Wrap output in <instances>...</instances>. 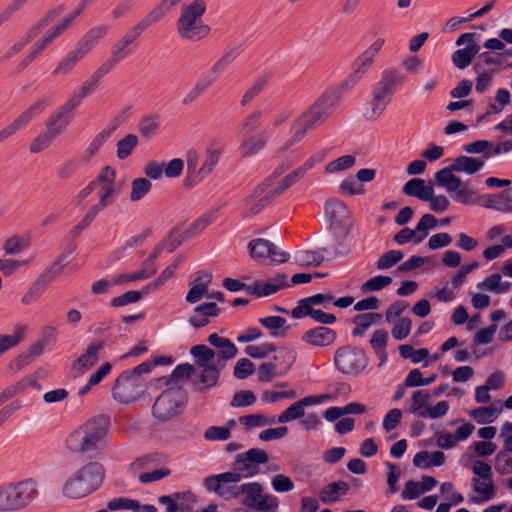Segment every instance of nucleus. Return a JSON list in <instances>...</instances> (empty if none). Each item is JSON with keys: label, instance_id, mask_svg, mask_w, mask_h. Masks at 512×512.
Segmentation results:
<instances>
[{"label": "nucleus", "instance_id": "nucleus-1", "mask_svg": "<svg viewBox=\"0 0 512 512\" xmlns=\"http://www.w3.org/2000/svg\"><path fill=\"white\" fill-rule=\"evenodd\" d=\"M311 168L305 162L288 175L281 177L286 171V167L281 165L254 191L248 199V205L251 208V214L260 212L276 196L283 193L292 184L298 182Z\"/></svg>", "mask_w": 512, "mask_h": 512}, {"label": "nucleus", "instance_id": "nucleus-2", "mask_svg": "<svg viewBox=\"0 0 512 512\" xmlns=\"http://www.w3.org/2000/svg\"><path fill=\"white\" fill-rule=\"evenodd\" d=\"M337 106V96L331 92L323 93L306 111H304L292 125V135L284 146L287 150L290 146L300 142L308 131L316 128L327 118Z\"/></svg>", "mask_w": 512, "mask_h": 512}, {"label": "nucleus", "instance_id": "nucleus-3", "mask_svg": "<svg viewBox=\"0 0 512 512\" xmlns=\"http://www.w3.org/2000/svg\"><path fill=\"white\" fill-rule=\"evenodd\" d=\"M39 496V484L33 478L0 483V512H20Z\"/></svg>", "mask_w": 512, "mask_h": 512}, {"label": "nucleus", "instance_id": "nucleus-4", "mask_svg": "<svg viewBox=\"0 0 512 512\" xmlns=\"http://www.w3.org/2000/svg\"><path fill=\"white\" fill-rule=\"evenodd\" d=\"M206 10L205 0H194L181 6L179 18L176 21V31L182 39L195 42L210 34V26L202 21Z\"/></svg>", "mask_w": 512, "mask_h": 512}, {"label": "nucleus", "instance_id": "nucleus-5", "mask_svg": "<svg viewBox=\"0 0 512 512\" xmlns=\"http://www.w3.org/2000/svg\"><path fill=\"white\" fill-rule=\"evenodd\" d=\"M103 479V466L98 462H89L65 481L62 492L68 498L81 499L96 491Z\"/></svg>", "mask_w": 512, "mask_h": 512}, {"label": "nucleus", "instance_id": "nucleus-6", "mask_svg": "<svg viewBox=\"0 0 512 512\" xmlns=\"http://www.w3.org/2000/svg\"><path fill=\"white\" fill-rule=\"evenodd\" d=\"M107 431L108 425L104 418H93L70 433L66 439V445L74 452L97 450L103 445Z\"/></svg>", "mask_w": 512, "mask_h": 512}, {"label": "nucleus", "instance_id": "nucleus-7", "mask_svg": "<svg viewBox=\"0 0 512 512\" xmlns=\"http://www.w3.org/2000/svg\"><path fill=\"white\" fill-rule=\"evenodd\" d=\"M94 0H80L77 7L71 11L56 26L49 29L44 36L34 44L31 51L18 64V70L26 69L43 51L60 35H62Z\"/></svg>", "mask_w": 512, "mask_h": 512}, {"label": "nucleus", "instance_id": "nucleus-8", "mask_svg": "<svg viewBox=\"0 0 512 512\" xmlns=\"http://www.w3.org/2000/svg\"><path fill=\"white\" fill-rule=\"evenodd\" d=\"M433 403V395L427 389H418L412 392L405 401L404 412L421 419L436 420L444 417L449 411V403L445 400Z\"/></svg>", "mask_w": 512, "mask_h": 512}, {"label": "nucleus", "instance_id": "nucleus-9", "mask_svg": "<svg viewBox=\"0 0 512 512\" xmlns=\"http://www.w3.org/2000/svg\"><path fill=\"white\" fill-rule=\"evenodd\" d=\"M334 364L341 374L357 377L368 367L369 357L362 348L345 345L335 351Z\"/></svg>", "mask_w": 512, "mask_h": 512}, {"label": "nucleus", "instance_id": "nucleus-10", "mask_svg": "<svg viewBox=\"0 0 512 512\" xmlns=\"http://www.w3.org/2000/svg\"><path fill=\"white\" fill-rule=\"evenodd\" d=\"M186 403V393L182 386H171L155 400L152 413L159 421H168L178 416Z\"/></svg>", "mask_w": 512, "mask_h": 512}, {"label": "nucleus", "instance_id": "nucleus-11", "mask_svg": "<svg viewBox=\"0 0 512 512\" xmlns=\"http://www.w3.org/2000/svg\"><path fill=\"white\" fill-rule=\"evenodd\" d=\"M274 352L272 360L263 362L258 367L260 382H270L274 378L286 375L296 361L297 352L293 347L283 346Z\"/></svg>", "mask_w": 512, "mask_h": 512}, {"label": "nucleus", "instance_id": "nucleus-12", "mask_svg": "<svg viewBox=\"0 0 512 512\" xmlns=\"http://www.w3.org/2000/svg\"><path fill=\"white\" fill-rule=\"evenodd\" d=\"M474 477L471 479L474 492L469 501L474 504H483L492 500L496 495V488L492 477V468L484 461L477 460L472 464Z\"/></svg>", "mask_w": 512, "mask_h": 512}, {"label": "nucleus", "instance_id": "nucleus-13", "mask_svg": "<svg viewBox=\"0 0 512 512\" xmlns=\"http://www.w3.org/2000/svg\"><path fill=\"white\" fill-rule=\"evenodd\" d=\"M116 172L111 166H105L101 169L95 178V191L98 202L92 205L88 210L94 215H98L104 208L113 204L119 191L116 188Z\"/></svg>", "mask_w": 512, "mask_h": 512}, {"label": "nucleus", "instance_id": "nucleus-14", "mask_svg": "<svg viewBox=\"0 0 512 512\" xmlns=\"http://www.w3.org/2000/svg\"><path fill=\"white\" fill-rule=\"evenodd\" d=\"M268 453L260 448H251L235 456L231 465L232 474L242 479L252 478L260 473V465L268 462Z\"/></svg>", "mask_w": 512, "mask_h": 512}, {"label": "nucleus", "instance_id": "nucleus-15", "mask_svg": "<svg viewBox=\"0 0 512 512\" xmlns=\"http://www.w3.org/2000/svg\"><path fill=\"white\" fill-rule=\"evenodd\" d=\"M222 154V150L218 147L211 146L206 151V157L202 164V166L197 169L198 157L197 154L193 151H190L187 154V177L186 184L193 185L202 179H204L208 174H210L215 166L217 165L220 156Z\"/></svg>", "mask_w": 512, "mask_h": 512}, {"label": "nucleus", "instance_id": "nucleus-16", "mask_svg": "<svg viewBox=\"0 0 512 512\" xmlns=\"http://www.w3.org/2000/svg\"><path fill=\"white\" fill-rule=\"evenodd\" d=\"M145 390L146 386L142 378L123 372L115 381L112 396L122 404H129L138 400Z\"/></svg>", "mask_w": 512, "mask_h": 512}, {"label": "nucleus", "instance_id": "nucleus-17", "mask_svg": "<svg viewBox=\"0 0 512 512\" xmlns=\"http://www.w3.org/2000/svg\"><path fill=\"white\" fill-rule=\"evenodd\" d=\"M237 476L230 471L206 476L203 485L208 492L215 493L224 500L238 498Z\"/></svg>", "mask_w": 512, "mask_h": 512}, {"label": "nucleus", "instance_id": "nucleus-18", "mask_svg": "<svg viewBox=\"0 0 512 512\" xmlns=\"http://www.w3.org/2000/svg\"><path fill=\"white\" fill-rule=\"evenodd\" d=\"M325 213L329 219L333 232L338 237H346L351 230V217L346 204L336 198L325 203Z\"/></svg>", "mask_w": 512, "mask_h": 512}, {"label": "nucleus", "instance_id": "nucleus-19", "mask_svg": "<svg viewBox=\"0 0 512 512\" xmlns=\"http://www.w3.org/2000/svg\"><path fill=\"white\" fill-rule=\"evenodd\" d=\"M250 256L259 263L267 261L274 263H285L289 260V253L280 250L274 243L267 239H253L248 244Z\"/></svg>", "mask_w": 512, "mask_h": 512}, {"label": "nucleus", "instance_id": "nucleus-20", "mask_svg": "<svg viewBox=\"0 0 512 512\" xmlns=\"http://www.w3.org/2000/svg\"><path fill=\"white\" fill-rule=\"evenodd\" d=\"M331 399L329 394L309 395L303 397L288 406L280 415L277 421L281 424L302 419L305 416V408L320 405Z\"/></svg>", "mask_w": 512, "mask_h": 512}, {"label": "nucleus", "instance_id": "nucleus-21", "mask_svg": "<svg viewBox=\"0 0 512 512\" xmlns=\"http://www.w3.org/2000/svg\"><path fill=\"white\" fill-rule=\"evenodd\" d=\"M193 379L192 383L194 389L203 392L214 387L220 377L221 370L225 365H193Z\"/></svg>", "mask_w": 512, "mask_h": 512}, {"label": "nucleus", "instance_id": "nucleus-22", "mask_svg": "<svg viewBox=\"0 0 512 512\" xmlns=\"http://www.w3.org/2000/svg\"><path fill=\"white\" fill-rule=\"evenodd\" d=\"M288 277L281 273L269 278L266 282H254L247 285L246 292L256 297H266L288 287Z\"/></svg>", "mask_w": 512, "mask_h": 512}, {"label": "nucleus", "instance_id": "nucleus-23", "mask_svg": "<svg viewBox=\"0 0 512 512\" xmlns=\"http://www.w3.org/2000/svg\"><path fill=\"white\" fill-rule=\"evenodd\" d=\"M337 339V333L326 326H317L305 331L301 340L303 343L314 347H328Z\"/></svg>", "mask_w": 512, "mask_h": 512}, {"label": "nucleus", "instance_id": "nucleus-24", "mask_svg": "<svg viewBox=\"0 0 512 512\" xmlns=\"http://www.w3.org/2000/svg\"><path fill=\"white\" fill-rule=\"evenodd\" d=\"M104 347L103 341L90 343L85 351L72 363V369L82 375L92 368L99 359V353Z\"/></svg>", "mask_w": 512, "mask_h": 512}, {"label": "nucleus", "instance_id": "nucleus-25", "mask_svg": "<svg viewBox=\"0 0 512 512\" xmlns=\"http://www.w3.org/2000/svg\"><path fill=\"white\" fill-rule=\"evenodd\" d=\"M58 333L53 325H44L40 331L37 340L29 347V354L40 356L53 349L57 342Z\"/></svg>", "mask_w": 512, "mask_h": 512}, {"label": "nucleus", "instance_id": "nucleus-26", "mask_svg": "<svg viewBox=\"0 0 512 512\" xmlns=\"http://www.w3.org/2000/svg\"><path fill=\"white\" fill-rule=\"evenodd\" d=\"M108 31L109 26L106 24L94 26L79 39L74 48L84 57L97 46Z\"/></svg>", "mask_w": 512, "mask_h": 512}, {"label": "nucleus", "instance_id": "nucleus-27", "mask_svg": "<svg viewBox=\"0 0 512 512\" xmlns=\"http://www.w3.org/2000/svg\"><path fill=\"white\" fill-rule=\"evenodd\" d=\"M142 32L134 25L126 31L111 48V54L119 61L125 60L132 53L131 46L136 43Z\"/></svg>", "mask_w": 512, "mask_h": 512}, {"label": "nucleus", "instance_id": "nucleus-28", "mask_svg": "<svg viewBox=\"0 0 512 512\" xmlns=\"http://www.w3.org/2000/svg\"><path fill=\"white\" fill-rule=\"evenodd\" d=\"M121 121L116 118L105 129L100 131L88 144L81 156L84 163H88L99 152L104 143L111 137L112 133L118 128Z\"/></svg>", "mask_w": 512, "mask_h": 512}, {"label": "nucleus", "instance_id": "nucleus-29", "mask_svg": "<svg viewBox=\"0 0 512 512\" xmlns=\"http://www.w3.org/2000/svg\"><path fill=\"white\" fill-rule=\"evenodd\" d=\"M391 100V96L374 86L372 90V98L365 105L364 116L369 120L378 119L383 114Z\"/></svg>", "mask_w": 512, "mask_h": 512}, {"label": "nucleus", "instance_id": "nucleus-30", "mask_svg": "<svg viewBox=\"0 0 512 512\" xmlns=\"http://www.w3.org/2000/svg\"><path fill=\"white\" fill-rule=\"evenodd\" d=\"M219 313L220 309L215 302H205L194 308L193 314L188 318V323L194 328H202L207 326L211 318L217 317Z\"/></svg>", "mask_w": 512, "mask_h": 512}, {"label": "nucleus", "instance_id": "nucleus-31", "mask_svg": "<svg viewBox=\"0 0 512 512\" xmlns=\"http://www.w3.org/2000/svg\"><path fill=\"white\" fill-rule=\"evenodd\" d=\"M158 502L165 506L166 512L185 511L189 509V502H195V495L191 491L176 492L160 496Z\"/></svg>", "mask_w": 512, "mask_h": 512}, {"label": "nucleus", "instance_id": "nucleus-32", "mask_svg": "<svg viewBox=\"0 0 512 512\" xmlns=\"http://www.w3.org/2000/svg\"><path fill=\"white\" fill-rule=\"evenodd\" d=\"M512 190H506L499 194L480 196L479 205L488 209H494L500 212H512Z\"/></svg>", "mask_w": 512, "mask_h": 512}, {"label": "nucleus", "instance_id": "nucleus-33", "mask_svg": "<svg viewBox=\"0 0 512 512\" xmlns=\"http://www.w3.org/2000/svg\"><path fill=\"white\" fill-rule=\"evenodd\" d=\"M212 281V276L209 273L199 274L194 280L189 283V290L185 300L194 304L199 302L202 298L208 296V287Z\"/></svg>", "mask_w": 512, "mask_h": 512}, {"label": "nucleus", "instance_id": "nucleus-34", "mask_svg": "<svg viewBox=\"0 0 512 512\" xmlns=\"http://www.w3.org/2000/svg\"><path fill=\"white\" fill-rule=\"evenodd\" d=\"M405 76L394 68L385 69L380 80L374 85L387 95L393 97L399 87L404 84Z\"/></svg>", "mask_w": 512, "mask_h": 512}, {"label": "nucleus", "instance_id": "nucleus-35", "mask_svg": "<svg viewBox=\"0 0 512 512\" xmlns=\"http://www.w3.org/2000/svg\"><path fill=\"white\" fill-rule=\"evenodd\" d=\"M264 487L260 482H247L238 486V500L247 508L253 509L263 494Z\"/></svg>", "mask_w": 512, "mask_h": 512}, {"label": "nucleus", "instance_id": "nucleus-36", "mask_svg": "<svg viewBox=\"0 0 512 512\" xmlns=\"http://www.w3.org/2000/svg\"><path fill=\"white\" fill-rule=\"evenodd\" d=\"M208 342L218 348V352H216L219 361H223L226 364L227 360L234 358L238 349L235 344L229 340L228 338L220 337L217 333H213L209 335Z\"/></svg>", "mask_w": 512, "mask_h": 512}, {"label": "nucleus", "instance_id": "nucleus-37", "mask_svg": "<svg viewBox=\"0 0 512 512\" xmlns=\"http://www.w3.org/2000/svg\"><path fill=\"white\" fill-rule=\"evenodd\" d=\"M350 489V485L342 480L335 481L324 486L319 493L320 500L324 504L338 502Z\"/></svg>", "mask_w": 512, "mask_h": 512}, {"label": "nucleus", "instance_id": "nucleus-38", "mask_svg": "<svg viewBox=\"0 0 512 512\" xmlns=\"http://www.w3.org/2000/svg\"><path fill=\"white\" fill-rule=\"evenodd\" d=\"M389 335L385 329H377L373 332L369 344L379 359L378 366H383L388 360L387 345Z\"/></svg>", "mask_w": 512, "mask_h": 512}, {"label": "nucleus", "instance_id": "nucleus-39", "mask_svg": "<svg viewBox=\"0 0 512 512\" xmlns=\"http://www.w3.org/2000/svg\"><path fill=\"white\" fill-rule=\"evenodd\" d=\"M402 192L407 196L416 197L422 201H428V199L431 198V194L434 193V189L431 185H425L423 179L412 178L404 184Z\"/></svg>", "mask_w": 512, "mask_h": 512}, {"label": "nucleus", "instance_id": "nucleus-40", "mask_svg": "<svg viewBox=\"0 0 512 512\" xmlns=\"http://www.w3.org/2000/svg\"><path fill=\"white\" fill-rule=\"evenodd\" d=\"M29 331L27 324L18 323L13 328L11 335L0 334V355L21 343Z\"/></svg>", "mask_w": 512, "mask_h": 512}, {"label": "nucleus", "instance_id": "nucleus-41", "mask_svg": "<svg viewBox=\"0 0 512 512\" xmlns=\"http://www.w3.org/2000/svg\"><path fill=\"white\" fill-rule=\"evenodd\" d=\"M47 107V101L44 98L38 99L11 123L16 130L26 127L36 116L40 115Z\"/></svg>", "mask_w": 512, "mask_h": 512}, {"label": "nucleus", "instance_id": "nucleus-42", "mask_svg": "<svg viewBox=\"0 0 512 512\" xmlns=\"http://www.w3.org/2000/svg\"><path fill=\"white\" fill-rule=\"evenodd\" d=\"M69 123V116L58 108L57 110L52 112L46 119L45 131H47L49 134L57 138L66 130Z\"/></svg>", "mask_w": 512, "mask_h": 512}, {"label": "nucleus", "instance_id": "nucleus-43", "mask_svg": "<svg viewBox=\"0 0 512 512\" xmlns=\"http://www.w3.org/2000/svg\"><path fill=\"white\" fill-rule=\"evenodd\" d=\"M382 319V315L376 312H368L356 315L353 318L354 328L352 329V336L362 337L366 331L374 324Z\"/></svg>", "mask_w": 512, "mask_h": 512}, {"label": "nucleus", "instance_id": "nucleus-44", "mask_svg": "<svg viewBox=\"0 0 512 512\" xmlns=\"http://www.w3.org/2000/svg\"><path fill=\"white\" fill-rule=\"evenodd\" d=\"M190 353L195 358V365H225L219 361L216 352L204 344L193 346Z\"/></svg>", "mask_w": 512, "mask_h": 512}, {"label": "nucleus", "instance_id": "nucleus-45", "mask_svg": "<svg viewBox=\"0 0 512 512\" xmlns=\"http://www.w3.org/2000/svg\"><path fill=\"white\" fill-rule=\"evenodd\" d=\"M170 9L168 1L162 0L135 26L143 33L146 29L161 21Z\"/></svg>", "mask_w": 512, "mask_h": 512}, {"label": "nucleus", "instance_id": "nucleus-46", "mask_svg": "<svg viewBox=\"0 0 512 512\" xmlns=\"http://www.w3.org/2000/svg\"><path fill=\"white\" fill-rule=\"evenodd\" d=\"M446 456L442 451H434L429 453L427 451H420L415 454L413 464L416 467L426 469L431 466L439 467L445 463Z\"/></svg>", "mask_w": 512, "mask_h": 512}, {"label": "nucleus", "instance_id": "nucleus-47", "mask_svg": "<svg viewBox=\"0 0 512 512\" xmlns=\"http://www.w3.org/2000/svg\"><path fill=\"white\" fill-rule=\"evenodd\" d=\"M374 60L362 53L353 64V72L349 75L343 85L350 88L355 85L372 66Z\"/></svg>", "mask_w": 512, "mask_h": 512}, {"label": "nucleus", "instance_id": "nucleus-48", "mask_svg": "<svg viewBox=\"0 0 512 512\" xmlns=\"http://www.w3.org/2000/svg\"><path fill=\"white\" fill-rule=\"evenodd\" d=\"M479 51L480 46L478 44L466 45L464 48L453 52L451 56L452 62L458 69L463 70L472 63V60Z\"/></svg>", "mask_w": 512, "mask_h": 512}, {"label": "nucleus", "instance_id": "nucleus-49", "mask_svg": "<svg viewBox=\"0 0 512 512\" xmlns=\"http://www.w3.org/2000/svg\"><path fill=\"white\" fill-rule=\"evenodd\" d=\"M485 159V157L482 159L469 156H459L451 164V169H454L456 172H464L471 175L483 168Z\"/></svg>", "mask_w": 512, "mask_h": 512}, {"label": "nucleus", "instance_id": "nucleus-50", "mask_svg": "<svg viewBox=\"0 0 512 512\" xmlns=\"http://www.w3.org/2000/svg\"><path fill=\"white\" fill-rule=\"evenodd\" d=\"M243 49L241 45H232L225 48L222 56L212 65L211 73L221 74L236 58L240 56Z\"/></svg>", "mask_w": 512, "mask_h": 512}, {"label": "nucleus", "instance_id": "nucleus-51", "mask_svg": "<svg viewBox=\"0 0 512 512\" xmlns=\"http://www.w3.org/2000/svg\"><path fill=\"white\" fill-rule=\"evenodd\" d=\"M291 315L295 319H301L306 316H310L313 320L323 325H331L337 320L334 314L326 313L320 309L301 310L300 308H293Z\"/></svg>", "mask_w": 512, "mask_h": 512}, {"label": "nucleus", "instance_id": "nucleus-52", "mask_svg": "<svg viewBox=\"0 0 512 512\" xmlns=\"http://www.w3.org/2000/svg\"><path fill=\"white\" fill-rule=\"evenodd\" d=\"M502 411V406L500 403L497 405L492 404L487 407H478L469 412V415L476 421L478 424H485L493 422L500 412Z\"/></svg>", "mask_w": 512, "mask_h": 512}, {"label": "nucleus", "instance_id": "nucleus-53", "mask_svg": "<svg viewBox=\"0 0 512 512\" xmlns=\"http://www.w3.org/2000/svg\"><path fill=\"white\" fill-rule=\"evenodd\" d=\"M267 143V137L265 133L257 134L246 138L241 146L240 150L244 156H252L260 152Z\"/></svg>", "mask_w": 512, "mask_h": 512}, {"label": "nucleus", "instance_id": "nucleus-54", "mask_svg": "<svg viewBox=\"0 0 512 512\" xmlns=\"http://www.w3.org/2000/svg\"><path fill=\"white\" fill-rule=\"evenodd\" d=\"M82 58L84 57L75 48L72 49L57 64L53 75H68Z\"/></svg>", "mask_w": 512, "mask_h": 512}, {"label": "nucleus", "instance_id": "nucleus-55", "mask_svg": "<svg viewBox=\"0 0 512 512\" xmlns=\"http://www.w3.org/2000/svg\"><path fill=\"white\" fill-rule=\"evenodd\" d=\"M179 264V258L174 260L160 273V275L154 281L150 282L144 287V293H150L162 287L168 280H170L174 276Z\"/></svg>", "mask_w": 512, "mask_h": 512}, {"label": "nucleus", "instance_id": "nucleus-56", "mask_svg": "<svg viewBox=\"0 0 512 512\" xmlns=\"http://www.w3.org/2000/svg\"><path fill=\"white\" fill-rule=\"evenodd\" d=\"M259 323L266 328L272 337H280L285 334V325L287 320L280 316L262 317Z\"/></svg>", "mask_w": 512, "mask_h": 512}, {"label": "nucleus", "instance_id": "nucleus-57", "mask_svg": "<svg viewBox=\"0 0 512 512\" xmlns=\"http://www.w3.org/2000/svg\"><path fill=\"white\" fill-rule=\"evenodd\" d=\"M294 259L303 267L319 266L324 261L323 251L300 250L295 253Z\"/></svg>", "mask_w": 512, "mask_h": 512}, {"label": "nucleus", "instance_id": "nucleus-58", "mask_svg": "<svg viewBox=\"0 0 512 512\" xmlns=\"http://www.w3.org/2000/svg\"><path fill=\"white\" fill-rule=\"evenodd\" d=\"M270 80L269 74H264L258 77L253 84L247 89L241 99V105L246 106L252 102L267 86Z\"/></svg>", "mask_w": 512, "mask_h": 512}, {"label": "nucleus", "instance_id": "nucleus-59", "mask_svg": "<svg viewBox=\"0 0 512 512\" xmlns=\"http://www.w3.org/2000/svg\"><path fill=\"white\" fill-rule=\"evenodd\" d=\"M239 422L246 429H252L257 427L270 426L275 423V418L263 414H249L239 417Z\"/></svg>", "mask_w": 512, "mask_h": 512}, {"label": "nucleus", "instance_id": "nucleus-60", "mask_svg": "<svg viewBox=\"0 0 512 512\" xmlns=\"http://www.w3.org/2000/svg\"><path fill=\"white\" fill-rule=\"evenodd\" d=\"M194 366L188 363L177 365L170 376L165 379V385L167 386H179L177 384L178 380L181 379H193Z\"/></svg>", "mask_w": 512, "mask_h": 512}, {"label": "nucleus", "instance_id": "nucleus-61", "mask_svg": "<svg viewBox=\"0 0 512 512\" xmlns=\"http://www.w3.org/2000/svg\"><path fill=\"white\" fill-rule=\"evenodd\" d=\"M66 266V257L60 256L38 277L46 286L53 282L63 272Z\"/></svg>", "mask_w": 512, "mask_h": 512}, {"label": "nucleus", "instance_id": "nucleus-62", "mask_svg": "<svg viewBox=\"0 0 512 512\" xmlns=\"http://www.w3.org/2000/svg\"><path fill=\"white\" fill-rule=\"evenodd\" d=\"M57 12L55 10L49 11L44 17H42L38 22L32 25L28 31L22 36L26 43L29 44L33 39H35L55 18Z\"/></svg>", "mask_w": 512, "mask_h": 512}, {"label": "nucleus", "instance_id": "nucleus-63", "mask_svg": "<svg viewBox=\"0 0 512 512\" xmlns=\"http://www.w3.org/2000/svg\"><path fill=\"white\" fill-rule=\"evenodd\" d=\"M332 301V295L319 293L300 299L295 308H300L301 310L314 309L313 306L315 305H323L324 308H327L328 305L332 304Z\"/></svg>", "mask_w": 512, "mask_h": 512}, {"label": "nucleus", "instance_id": "nucleus-64", "mask_svg": "<svg viewBox=\"0 0 512 512\" xmlns=\"http://www.w3.org/2000/svg\"><path fill=\"white\" fill-rule=\"evenodd\" d=\"M138 137L135 134H128L117 142L116 155L120 160L129 157L138 145Z\"/></svg>", "mask_w": 512, "mask_h": 512}]
</instances>
